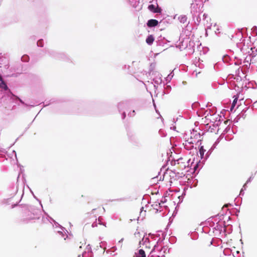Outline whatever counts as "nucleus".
<instances>
[{
    "label": "nucleus",
    "mask_w": 257,
    "mask_h": 257,
    "mask_svg": "<svg viewBox=\"0 0 257 257\" xmlns=\"http://www.w3.org/2000/svg\"><path fill=\"white\" fill-rule=\"evenodd\" d=\"M203 0H193L190 6V12L194 23L199 25L201 21L200 15L203 11Z\"/></svg>",
    "instance_id": "f257e3e1"
},
{
    "label": "nucleus",
    "mask_w": 257,
    "mask_h": 257,
    "mask_svg": "<svg viewBox=\"0 0 257 257\" xmlns=\"http://www.w3.org/2000/svg\"><path fill=\"white\" fill-rule=\"evenodd\" d=\"M201 136L200 130L198 131L197 130H193L191 132L190 137L188 139L189 141H192L195 143V146H196L199 144L201 145L202 141Z\"/></svg>",
    "instance_id": "f03ea898"
},
{
    "label": "nucleus",
    "mask_w": 257,
    "mask_h": 257,
    "mask_svg": "<svg viewBox=\"0 0 257 257\" xmlns=\"http://www.w3.org/2000/svg\"><path fill=\"white\" fill-rule=\"evenodd\" d=\"M218 141L217 140L215 143L213 144V145L211 147V148L208 150V151L206 153L205 156H204V153L206 152V150L204 149L203 146H200V144H198L197 146H198L199 149V154L200 155V158L201 159H203L204 160H206L210 155L211 154V152L212 150L216 147V146L218 144Z\"/></svg>",
    "instance_id": "7ed1b4c3"
},
{
    "label": "nucleus",
    "mask_w": 257,
    "mask_h": 257,
    "mask_svg": "<svg viewBox=\"0 0 257 257\" xmlns=\"http://www.w3.org/2000/svg\"><path fill=\"white\" fill-rule=\"evenodd\" d=\"M183 145L184 147V148L188 151H191L190 154L192 153H197V149L196 147H194V145H195V143L192 141H189V140L188 139L187 140L185 141V142L183 143Z\"/></svg>",
    "instance_id": "20e7f679"
},
{
    "label": "nucleus",
    "mask_w": 257,
    "mask_h": 257,
    "mask_svg": "<svg viewBox=\"0 0 257 257\" xmlns=\"http://www.w3.org/2000/svg\"><path fill=\"white\" fill-rule=\"evenodd\" d=\"M153 81L154 84V87H157L159 85L162 83V80L161 78V75L159 73L157 74V75L153 78Z\"/></svg>",
    "instance_id": "39448f33"
},
{
    "label": "nucleus",
    "mask_w": 257,
    "mask_h": 257,
    "mask_svg": "<svg viewBox=\"0 0 257 257\" xmlns=\"http://www.w3.org/2000/svg\"><path fill=\"white\" fill-rule=\"evenodd\" d=\"M148 9L154 13H161L162 9L158 6L156 7L154 5H150Z\"/></svg>",
    "instance_id": "423d86ee"
},
{
    "label": "nucleus",
    "mask_w": 257,
    "mask_h": 257,
    "mask_svg": "<svg viewBox=\"0 0 257 257\" xmlns=\"http://www.w3.org/2000/svg\"><path fill=\"white\" fill-rule=\"evenodd\" d=\"M133 103V101H127L125 102H120L118 104V108L119 109V111L120 112L121 109L124 107L125 106H128L131 105Z\"/></svg>",
    "instance_id": "0eeeda50"
},
{
    "label": "nucleus",
    "mask_w": 257,
    "mask_h": 257,
    "mask_svg": "<svg viewBox=\"0 0 257 257\" xmlns=\"http://www.w3.org/2000/svg\"><path fill=\"white\" fill-rule=\"evenodd\" d=\"M60 230H58V233L60 235H61L62 237H64V239L65 240L66 238L68 237V235L66 234V232H68V231L65 229V228L63 227H60Z\"/></svg>",
    "instance_id": "6e6552de"
},
{
    "label": "nucleus",
    "mask_w": 257,
    "mask_h": 257,
    "mask_svg": "<svg viewBox=\"0 0 257 257\" xmlns=\"http://www.w3.org/2000/svg\"><path fill=\"white\" fill-rule=\"evenodd\" d=\"M158 24V21L155 19L149 20L147 22V25L149 27H153Z\"/></svg>",
    "instance_id": "1a4fd4ad"
},
{
    "label": "nucleus",
    "mask_w": 257,
    "mask_h": 257,
    "mask_svg": "<svg viewBox=\"0 0 257 257\" xmlns=\"http://www.w3.org/2000/svg\"><path fill=\"white\" fill-rule=\"evenodd\" d=\"M0 87L4 89L5 90H8L9 89L7 84L3 80L2 77H0Z\"/></svg>",
    "instance_id": "9d476101"
},
{
    "label": "nucleus",
    "mask_w": 257,
    "mask_h": 257,
    "mask_svg": "<svg viewBox=\"0 0 257 257\" xmlns=\"http://www.w3.org/2000/svg\"><path fill=\"white\" fill-rule=\"evenodd\" d=\"M146 43L149 45H151L154 41V38L153 36V35H151L148 36L146 39Z\"/></svg>",
    "instance_id": "9b49d317"
},
{
    "label": "nucleus",
    "mask_w": 257,
    "mask_h": 257,
    "mask_svg": "<svg viewBox=\"0 0 257 257\" xmlns=\"http://www.w3.org/2000/svg\"><path fill=\"white\" fill-rule=\"evenodd\" d=\"M178 19L181 23L184 24L187 21V17L186 15H183L180 16Z\"/></svg>",
    "instance_id": "f8f14e48"
},
{
    "label": "nucleus",
    "mask_w": 257,
    "mask_h": 257,
    "mask_svg": "<svg viewBox=\"0 0 257 257\" xmlns=\"http://www.w3.org/2000/svg\"><path fill=\"white\" fill-rule=\"evenodd\" d=\"M136 257H146L145 251L143 249H140L138 253H136Z\"/></svg>",
    "instance_id": "ddd939ff"
},
{
    "label": "nucleus",
    "mask_w": 257,
    "mask_h": 257,
    "mask_svg": "<svg viewBox=\"0 0 257 257\" xmlns=\"http://www.w3.org/2000/svg\"><path fill=\"white\" fill-rule=\"evenodd\" d=\"M162 240H161V239L160 238L158 241L157 242V243L154 245L153 249H152L151 252H153L155 250H158L161 251V249L159 248V241H162Z\"/></svg>",
    "instance_id": "4468645a"
},
{
    "label": "nucleus",
    "mask_w": 257,
    "mask_h": 257,
    "mask_svg": "<svg viewBox=\"0 0 257 257\" xmlns=\"http://www.w3.org/2000/svg\"><path fill=\"white\" fill-rule=\"evenodd\" d=\"M149 241V239L148 237H145V236L143 238L141 241H140V244H145L147 242Z\"/></svg>",
    "instance_id": "2eb2a0df"
},
{
    "label": "nucleus",
    "mask_w": 257,
    "mask_h": 257,
    "mask_svg": "<svg viewBox=\"0 0 257 257\" xmlns=\"http://www.w3.org/2000/svg\"><path fill=\"white\" fill-rule=\"evenodd\" d=\"M210 117L212 118V120L211 118H207V119H209L210 120V123H212L213 126L214 127L215 125H217V124H215V121L214 119V115H210Z\"/></svg>",
    "instance_id": "dca6fc26"
},
{
    "label": "nucleus",
    "mask_w": 257,
    "mask_h": 257,
    "mask_svg": "<svg viewBox=\"0 0 257 257\" xmlns=\"http://www.w3.org/2000/svg\"><path fill=\"white\" fill-rule=\"evenodd\" d=\"M237 101V98L236 97V98H235L234 99V100H233V102L232 103L231 107V108H230L231 110H232L233 108V107L235 106V104H236Z\"/></svg>",
    "instance_id": "f3484780"
},
{
    "label": "nucleus",
    "mask_w": 257,
    "mask_h": 257,
    "mask_svg": "<svg viewBox=\"0 0 257 257\" xmlns=\"http://www.w3.org/2000/svg\"><path fill=\"white\" fill-rule=\"evenodd\" d=\"M245 189H246V184H245L243 186V187H242V188L241 190H240L239 195H244V190H245Z\"/></svg>",
    "instance_id": "a211bd4d"
},
{
    "label": "nucleus",
    "mask_w": 257,
    "mask_h": 257,
    "mask_svg": "<svg viewBox=\"0 0 257 257\" xmlns=\"http://www.w3.org/2000/svg\"><path fill=\"white\" fill-rule=\"evenodd\" d=\"M37 46H39V47H43V41L42 40H39L38 42H37Z\"/></svg>",
    "instance_id": "6ab92c4d"
},
{
    "label": "nucleus",
    "mask_w": 257,
    "mask_h": 257,
    "mask_svg": "<svg viewBox=\"0 0 257 257\" xmlns=\"http://www.w3.org/2000/svg\"><path fill=\"white\" fill-rule=\"evenodd\" d=\"M173 73L171 72V73H170L168 76L167 77V80H171L172 79V78L173 77Z\"/></svg>",
    "instance_id": "aec40b11"
},
{
    "label": "nucleus",
    "mask_w": 257,
    "mask_h": 257,
    "mask_svg": "<svg viewBox=\"0 0 257 257\" xmlns=\"http://www.w3.org/2000/svg\"><path fill=\"white\" fill-rule=\"evenodd\" d=\"M135 114V110H133L132 112H130L128 114V115L130 116H134Z\"/></svg>",
    "instance_id": "412c9836"
},
{
    "label": "nucleus",
    "mask_w": 257,
    "mask_h": 257,
    "mask_svg": "<svg viewBox=\"0 0 257 257\" xmlns=\"http://www.w3.org/2000/svg\"><path fill=\"white\" fill-rule=\"evenodd\" d=\"M86 249L87 250L88 252L91 251V249L90 245H88L87 246Z\"/></svg>",
    "instance_id": "4be33fe9"
},
{
    "label": "nucleus",
    "mask_w": 257,
    "mask_h": 257,
    "mask_svg": "<svg viewBox=\"0 0 257 257\" xmlns=\"http://www.w3.org/2000/svg\"><path fill=\"white\" fill-rule=\"evenodd\" d=\"M252 180V178L251 177H250L247 180L246 182V184L248 183L249 182H251V180Z\"/></svg>",
    "instance_id": "5701e85b"
},
{
    "label": "nucleus",
    "mask_w": 257,
    "mask_h": 257,
    "mask_svg": "<svg viewBox=\"0 0 257 257\" xmlns=\"http://www.w3.org/2000/svg\"><path fill=\"white\" fill-rule=\"evenodd\" d=\"M125 113L124 112H123L122 113V115H121V117L122 119H124V118L125 117Z\"/></svg>",
    "instance_id": "b1692460"
},
{
    "label": "nucleus",
    "mask_w": 257,
    "mask_h": 257,
    "mask_svg": "<svg viewBox=\"0 0 257 257\" xmlns=\"http://www.w3.org/2000/svg\"><path fill=\"white\" fill-rule=\"evenodd\" d=\"M211 27H212V25L207 26V28L206 29V34H207V30L211 29Z\"/></svg>",
    "instance_id": "393cba45"
},
{
    "label": "nucleus",
    "mask_w": 257,
    "mask_h": 257,
    "mask_svg": "<svg viewBox=\"0 0 257 257\" xmlns=\"http://www.w3.org/2000/svg\"><path fill=\"white\" fill-rule=\"evenodd\" d=\"M27 58V56L25 57V56H23L22 57V61H26V59Z\"/></svg>",
    "instance_id": "a878e982"
},
{
    "label": "nucleus",
    "mask_w": 257,
    "mask_h": 257,
    "mask_svg": "<svg viewBox=\"0 0 257 257\" xmlns=\"http://www.w3.org/2000/svg\"><path fill=\"white\" fill-rule=\"evenodd\" d=\"M92 227H94L97 226V223L96 222H93L92 224Z\"/></svg>",
    "instance_id": "bb28decb"
},
{
    "label": "nucleus",
    "mask_w": 257,
    "mask_h": 257,
    "mask_svg": "<svg viewBox=\"0 0 257 257\" xmlns=\"http://www.w3.org/2000/svg\"><path fill=\"white\" fill-rule=\"evenodd\" d=\"M215 33L217 34L220 33L219 29L218 28L216 29V30H215Z\"/></svg>",
    "instance_id": "cd10ccee"
},
{
    "label": "nucleus",
    "mask_w": 257,
    "mask_h": 257,
    "mask_svg": "<svg viewBox=\"0 0 257 257\" xmlns=\"http://www.w3.org/2000/svg\"><path fill=\"white\" fill-rule=\"evenodd\" d=\"M183 198V195L178 197V198L179 199L180 201L181 200V201H182Z\"/></svg>",
    "instance_id": "c85d7f7f"
},
{
    "label": "nucleus",
    "mask_w": 257,
    "mask_h": 257,
    "mask_svg": "<svg viewBox=\"0 0 257 257\" xmlns=\"http://www.w3.org/2000/svg\"><path fill=\"white\" fill-rule=\"evenodd\" d=\"M203 16V19H205L207 17V15L206 14H204Z\"/></svg>",
    "instance_id": "c756f323"
},
{
    "label": "nucleus",
    "mask_w": 257,
    "mask_h": 257,
    "mask_svg": "<svg viewBox=\"0 0 257 257\" xmlns=\"http://www.w3.org/2000/svg\"><path fill=\"white\" fill-rule=\"evenodd\" d=\"M98 223H99V224H102V223H101V220H100V218H98Z\"/></svg>",
    "instance_id": "7c9ffc66"
},
{
    "label": "nucleus",
    "mask_w": 257,
    "mask_h": 257,
    "mask_svg": "<svg viewBox=\"0 0 257 257\" xmlns=\"http://www.w3.org/2000/svg\"><path fill=\"white\" fill-rule=\"evenodd\" d=\"M123 240V238H121V239L118 241V243H120L121 242H122Z\"/></svg>",
    "instance_id": "2f4dec72"
},
{
    "label": "nucleus",
    "mask_w": 257,
    "mask_h": 257,
    "mask_svg": "<svg viewBox=\"0 0 257 257\" xmlns=\"http://www.w3.org/2000/svg\"><path fill=\"white\" fill-rule=\"evenodd\" d=\"M34 218V217H30L29 218V219H33Z\"/></svg>",
    "instance_id": "473e14b6"
},
{
    "label": "nucleus",
    "mask_w": 257,
    "mask_h": 257,
    "mask_svg": "<svg viewBox=\"0 0 257 257\" xmlns=\"http://www.w3.org/2000/svg\"><path fill=\"white\" fill-rule=\"evenodd\" d=\"M140 234V232H136L135 233V235H137V234Z\"/></svg>",
    "instance_id": "72a5a7b5"
},
{
    "label": "nucleus",
    "mask_w": 257,
    "mask_h": 257,
    "mask_svg": "<svg viewBox=\"0 0 257 257\" xmlns=\"http://www.w3.org/2000/svg\"><path fill=\"white\" fill-rule=\"evenodd\" d=\"M118 200L122 201V200H123V199H121H121H118Z\"/></svg>",
    "instance_id": "f704fd0d"
},
{
    "label": "nucleus",
    "mask_w": 257,
    "mask_h": 257,
    "mask_svg": "<svg viewBox=\"0 0 257 257\" xmlns=\"http://www.w3.org/2000/svg\"><path fill=\"white\" fill-rule=\"evenodd\" d=\"M216 27V24H214V25H213V27H214V28H215Z\"/></svg>",
    "instance_id": "c9c22d12"
},
{
    "label": "nucleus",
    "mask_w": 257,
    "mask_h": 257,
    "mask_svg": "<svg viewBox=\"0 0 257 257\" xmlns=\"http://www.w3.org/2000/svg\"><path fill=\"white\" fill-rule=\"evenodd\" d=\"M20 102L22 103H24V102L22 100H20Z\"/></svg>",
    "instance_id": "e433bc0d"
}]
</instances>
